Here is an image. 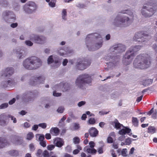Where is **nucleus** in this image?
Wrapping results in <instances>:
<instances>
[{"label":"nucleus","mask_w":157,"mask_h":157,"mask_svg":"<svg viewBox=\"0 0 157 157\" xmlns=\"http://www.w3.org/2000/svg\"><path fill=\"white\" fill-rule=\"evenodd\" d=\"M103 40L100 35L96 33L88 35L86 38V44L90 51L97 50L101 48Z\"/></svg>","instance_id":"1"},{"label":"nucleus","mask_w":157,"mask_h":157,"mask_svg":"<svg viewBox=\"0 0 157 157\" xmlns=\"http://www.w3.org/2000/svg\"><path fill=\"white\" fill-rule=\"evenodd\" d=\"M127 11L128 9L121 10L113 19L111 20L112 25L120 27H125L131 25L132 22V19L126 16L121 14H127Z\"/></svg>","instance_id":"2"},{"label":"nucleus","mask_w":157,"mask_h":157,"mask_svg":"<svg viewBox=\"0 0 157 157\" xmlns=\"http://www.w3.org/2000/svg\"><path fill=\"white\" fill-rule=\"evenodd\" d=\"M150 63V57L147 54L138 55L134 60L133 64L136 68L144 69L149 67Z\"/></svg>","instance_id":"3"},{"label":"nucleus","mask_w":157,"mask_h":157,"mask_svg":"<svg viewBox=\"0 0 157 157\" xmlns=\"http://www.w3.org/2000/svg\"><path fill=\"white\" fill-rule=\"evenodd\" d=\"M157 11V4L152 0H150L144 4L142 7L141 13L144 17H150Z\"/></svg>","instance_id":"4"},{"label":"nucleus","mask_w":157,"mask_h":157,"mask_svg":"<svg viewBox=\"0 0 157 157\" xmlns=\"http://www.w3.org/2000/svg\"><path fill=\"white\" fill-rule=\"evenodd\" d=\"M40 59L35 56L27 58L23 62V65L25 69L30 70L36 69L41 65Z\"/></svg>","instance_id":"5"},{"label":"nucleus","mask_w":157,"mask_h":157,"mask_svg":"<svg viewBox=\"0 0 157 157\" xmlns=\"http://www.w3.org/2000/svg\"><path fill=\"white\" fill-rule=\"evenodd\" d=\"M92 80L91 75L84 74L79 76L75 81L76 86L80 88H82L86 84H90Z\"/></svg>","instance_id":"6"},{"label":"nucleus","mask_w":157,"mask_h":157,"mask_svg":"<svg viewBox=\"0 0 157 157\" xmlns=\"http://www.w3.org/2000/svg\"><path fill=\"white\" fill-rule=\"evenodd\" d=\"M142 46L139 45L133 46L127 51L124 56L125 58L133 60L137 54V52L140 50Z\"/></svg>","instance_id":"7"},{"label":"nucleus","mask_w":157,"mask_h":157,"mask_svg":"<svg viewBox=\"0 0 157 157\" xmlns=\"http://www.w3.org/2000/svg\"><path fill=\"white\" fill-rule=\"evenodd\" d=\"M115 125V128L117 129H120L118 133L121 135H124L126 134L130 133L131 130L129 128L125 127L122 124L120 123L118 120L115 119L113 122Z\"/></svg>","instance_id":"8"},{"label":"nucleus","mask_w":157,"mask_h":157,"mask_svg":"<svg viewBox=\"0 0 157 157\" xmlns=\"http://www.w3.org/2000/svg\"><path fill=\"white\" fill-rule=\"evenodd\" d=\"M47 61L48 64L52 63V67L54 69L58 67L61 64V63L58 57L55 55L49 56L48 59Z\"/></svg>","instance_id":"9"},{"label":"nucleus","mask_w":157,"mask_h":157,"mask_svg":"<svg viewBox=\"0 0 157 157\" xmlns=\"http://www.w3.org/2000/svg\"><path fill=\"white\" fill-rule=\"evenodd\" d=\"M91 63L90 60L82 58L79 59L77 64L78 68L81 70L86 69Z\"/></svg>","instance_id":"10"},{"label":"nucleus","mask_w":157,"mask_h":157,"mask_svg":"<svg viewBox=\"0 0 157 157\" xmlns=\"http://www.w3.org/2000/svg\"><path fill=\"white\" fill-rule=\"evenodd\" d=\"M30 39L35 43L40 44H43L47 42L46 37L42 35L33 34L30 36Z\"/></svg>","instance_id":"11"},{"label":"nucleus","mask_w":157,"mask_h":157,"mask_svg":"<svg viewBox=\"0 0 157 157\" xmlns=\"http://www.w3.org/2000/svg\"><path fill=\"white\" fill-rule=\"evenodd\" d=\"M125 48L124 45L121 44H118L111 47L109 49V51L110 53H120L124 51Z\"/></svg>","instance_id":"12"},{"label":"nucleus","mask_w":157,"mask_h":157,"mask_svg":"<svg viewBox=\"0 0 157 157\" xmlns=\"http://www.w3.org/2000/svg\"><path fill=\"white\" fill-rule=\"evenodd\" d=\"M147 36V35L142 32H138L135 33L133 37V40L137 41L140 43H142L145 41V37Z\"/></svg>","instance_id":"13"},{"label":"nucleus","mask_w":157,"mask_h":157,"mask_svg":"<svg viewBox=\"0 0 157 157\" xmlns=\"http://www.w3.org/2000/svg\"><path fill=\"white\" fill-rule=\"evenodd\" d=\"M45 79V77L43 76H34L29 82V83L32 85H35L43 83Z\"/></svg>","instance_id":"14"},{"label":"nucleus","mask_w":157,"mask_h":157,"mask_svg":"<svg viewBox=\"0 0 157 157\" xmlns=\"http://www.w3.org/2000/svg\"><path fill=\"white\" fill-rule=\"evenodd\" d=\"M13 52L16 55V56L19 59L24 58L27 54L26 51L23 48H18L13 50Z\"/></svg>","instance_id":"15"},{"label":"nucleus","mask_w":157,"mask_h":157,"mask_svg":"<svg viewBox=\"0 0 157 157\" xmlns=\"http://www.w3.org/2000/svg\"><path fill=\"white\" fill-rule=\"evenodd\" d=\"M36 8V6L33 2H29L26 3L24 6V9L26 13H31L33 12Z\"/></svg>","instance_id":"16"},{"label":"nucleus","mask_w":157,"mask_h":157,"mask_svg":"<svg viewBox=\"0 0 157 157\" xmlns=\"http://www.w3.org/2000/svg\"><path fill=\"white\" fill-rule=\"evenodd\" d=\"M57 51L58 53L60 56H65L73 52L72 50L66 47L59 48Z\"/></svg>","instance_id":"17"},{"label":"nucleus","mask_w":157,"mask_h":157,"mask_svg":"<svg viewBox=\"0 0 157 157\" xmlns=\"http://www.w3.org/2000/svg\"><path fill=\"white\" fill-rule=\"evenodd\" d=\"M70 87V85L67 82H62L56 85L55 87V89L57 90L61 89L63 92L69 90Z\"/></svg>","instance_id":"18"},{"label":"nucleus","mask_w":157,"mask_h":157,"mask_svg":"<svg viewBox=\"0 0 157 157\" xmlns=\"http://www.w3.org/2000/svg\"><path fill=\"white\" fill-rule=\"evenodd\" d=\"M8 118H11L12 120H13V122L14 123L16 122V118H14L13 117L11 116V115H8L7 116L5 114H3L1 116L0 119V124L2 126L5 125L6 124V122L5 121Z\"/></svg>","instance_id":"19"},{"label":"nucleus","mask_w":157,"mask_h":157,"mask_svg":"<svg viewBox=\"0 0 157 157\" xmlns=\"http://www.w3.org/2000/svg\"><path fill=\"white\" fill-rule=\"evenodd\" d=\"M13 72L14 69L13 68L8 67L5 68L3 71L2 75L3 77H9L13 74Z\"/></svg>","instance_id":"20"},{"label":"nucleus","mask_w":157,"mask_h":157,"mask_svg":"<svg viewBox=\"0 0 157 157\" xmlns=\"http://www.w3.org/2000/svg\"><path fill=\"white\" fill-rule=\"evenodd\" d=\"M2 17L5 21H7V19L9 18H11L15 20V18L13 12L9 11H5L2 14Z\"/></svg>","instance_id":"21"},{"label":"nucleus","mask_w":157,"mask_h":157,"mask_svg":"<svg viewBox=\"0 0 157 157\" xmlns=\"http://www.w3.org/2000/svg\"><path fill=\"white\" fill-rule=\"evenodd\" d=\"M53 143L56 147H61L63 145L64 142L62 139L56 137L53 140Z\"/></svg>","instance_id":"22"},{"label":"nucleus","mask_w":157,"mask_h":157,"mask_svg":"<svg viewBox=\"0 0 157 157\" xmlns=\"http://www.w3.org/2000/svg\"><path fill=\"white\" fill-rule=\"evenodd\" d=\"M90 135L92 137L96 136L98 134V131L94 127H92L89 130Z\"/></svg>","instance_id":"23"},{"label":"nucleus","mask_w":157,"mask_h":157,"mask_svg":"<svg viewBox=\"0 0 157 157\" xmlns=\"http://www.w3.org/2000/svg\"><path fill=\"white\" fill-rule=\"evenodd\" d=\"M59 130L57 127H52L50 130V133L53 136H57L59 134Z\"/></svg>","instance_id":"24"},{"label":"nucleus","mask_w":157,"mask_h":157,"mask_svg":"<svg viewBox=\"0 0 157 157\" xmlns=\"http://www.w3.org/2000/svg\"><path fill=\"white\" fill-rule=\"evenodd\" d=\"M85 151L90 154L95 153L97 151L94 148H92L89 147V145L86 146L84 148Z\"/></svg>","instance_id":"25"},{"label":"nucleus","mask_w":157,"mask_h":157,"mask_svg":"<svg viewBox=\"0 0 157 157\" xmlns=\"http://www.w3.org/2000/svg\"><path fill=\"white\" fill-rule=\"evenodd\" d=\"M13 84V81L11 79H10L7 81L5 82L2 83V85L4 88H6L9 86H12Z\"/></svg>","instance_id":"26"},{"label":"nucleus","mask_w":157,"mask_h":157,"mask_svg":"<svg viewBox=\"0 0 157 157\" xmlns=\"http://www.w3.org/2000/svg\"><path fill=\"white\" fill-rule=\"evenodd\" d=\"M9 144L6 140L4 139L0 138V148L4 147Z\"/></svg>","instance_id":"27"},{"label":"nucleus","mask_w":157,"mask_h":157,"mask_svg":"<svg viewBox=\"0 0 157 157\" xmlns=\"http://www.w3.org/2000/svg\"><path fill=\"white\" fill-rule=\"evenodd\" d=\"M132 60L126 58L124 56L122 61L124 64L127 65L130 64L132 63Z\"/></svg>","instance_id":"28"},{"label":"nucleus","mask_w":157,"mask_h":157,"mask_svg":"<svg viewBox=\"0 0 157 157\" xmlns=\"http://www.w3.org/2000/svg\"><path fill=\"white\" fill-rule=\"evenodd\" d=\"M46 2H48V5L51 7H54L56 6V0H46Z\"/></svg>","instance_id":"29"},{"label":"nucleus","mask_w":157,"mask_h":157,"mask_svg":"<svg viewBox=\"0 0 157 157\" xmlns=\"http://www.w3.org/2000/svg\"><path fill=\"white\" fill-rule=\"evenodd\" d=\"M61 15L62 18L64 20H66L67 16V11L66 9H63L62 10Z\"/></svg>","instance_id":"30"},{"label":"nucleus","mask_w":157,"mask_h":157,"mask_svg":"<svg viewBox=\"0 0 157 157\" xmlns=\"http://www.w3.org/2000/svg\"><path fill=\"white\" fill-rule=\"evenodd\" d=\"M148 132L151 134H153L155 132L156 129L154 127L149 126L148 128Z\"/></svg>","instance_id":"31"},{"label":"nucleus","mask_w":157,"mask_h":157,"mask_svg":"<svg viewBox=\"0 0 157 157\" xmlns=\"http://www.w3.org/2000/svg\"><path fill=\"white\" fill-rule=\"evenodd\" d=\"M132 121L134 126L137 127L138 126V121L137 119L136 118L133 117L132 118Z\"/></svg>","instance_id":"32"},{"label":"nucleus","mask_w":157,"mask_h":157,"mask_svg":"<svg viewBox=\"0 0 157 157\" xmlns=\"http://www.w3.org/2000/svg\"><path fill=\"white\" fill-rule=\"evenodd\" d=\"M9 154L13 156H17L19 154L18 151L15 150H11L9 151Z\"/></svg>","instance_id":"33"},{"label":"nucleus","mask_w":157,"mask_h":157,"mask_svg":"<svg viewBox=\"0 0 157 157\" xmlns=\"http://www.w3.org/2000/svg\"><path fill=\"white\" fill-rule=\"evenodd\" d=\"M33 137L34 135L33 133L29 132L27 134L26 139L28 140H31Z\"/></svg>","instance_id":"34"},{"label":"nucleus","mask_w":157,"mask_h":157,"mask_svg":"<svg viewBox=\"0 0 157 157\" xmlns=\"http://www.w3.org/2000/svg\"><path fill=\"white\" fill-rule=\"evenodd\" d=\"M127 14L129 15L130 16L132 17V18H130L132 19L133 21V18L134 17V16L133 12L130 10L128 9V11L127 12Z\"/></svg>","instance_id":"35"},{"label":"nucleus","mask_w":157,"mask_h":157,"mask_svg":"<svg viewBox=\"0 0 157 157\" xmlns=\"http://www.w3.org/2000/svg\"><path fill=\"white\" fill-rule=\"evenodd\" d=\"M80 139L78 137H75L73 139V143L75 144H78L80 142Z\"/></svg>","instance_id":"36"},{"label":"nucleus","mask_w":157,"mask_h":157,"mask_svg":"<svg viewBox=\"0 0 157 157\" xmlns=\"http://www.w3.org/2000/svg\"><path fill=\"white\" fill-rule=\"evenodd\" d=\"M29 148L31 152H33L35 149V147L33 144H29Z\"/></svg>","instance_id":"37"},{"label":"nucleus","mask_w":157,"mask_h":157,"mask_svg":"<svg viewBox=\"0 0 157 157\" xmlns=\"http://www.w3.org/2000/svg\"><path fill=\"white\" fill-rule=\"evenodd\" d=\"M37 136H39V140L40 142L44 140V135H40L38 134L36 135V137H37Z\"/></svg>","instance_id":"38"},{"label":"nucleus","mask_w":157,"mask_h":157,"mask_svg":"<svg viewBox=\"0 0 157 157\" xmlns=\"http://www.w3.org/2000/svg\"><path fill=\"white\" fill-rule=\"evenodd\" d=\"M127 151L126 149H123L121 151V154L124 156H126L127 155Z\"/></svg>","instance_id":"39"},{"label":"nucleus","mask_w":157,"mask_h":157,"mask_svg":"<svg viewBox=\"0 0 157 157\" xmlns=\"http://www.w3.org/2000/svg\"><path fill=\"white\" fill-rule=\"evenodd\" d=\"M88 122L90 124H93L95 123V121L94 118H90Z\"/></svg>","instance_id":"40"},{"label":"nucleus","mask_w":157,"mask_h":157,"mask_svg":"<svg viewBox=\"0 0 157 157\" xmlns=\"http://www.w3.org/2000/svg\"><path fill=\"white\" fill-rule=\"evenodd\" d=\"M8 105V104L7 103H3L0 105V109L5 108L7 107Z\"/></svg>","instance_id":"41"},{"label":"nucleus","mask_w":157,"mask_h":157,"mask_svg":"<svg viewBox=\"0 0 157 157\" xmlns=\"http://www.w3.org/2000/svg\"><path fill=\"white\" fill-rule=\"evenodd\" d=\"M25 44L28 46H31L33 44V43L30 40H26L25 42Z\"/></svg>","instance_id":"42"},{"label":"nucleus","mask_w":157,"mask_h":157,"mask_svg":"<svg viewBox=\"0 0 157 157\" xmlns=\"http://www.w3.org/2000/svg\"><path fill=\"white\" fill-rule=\"evenodd\" d=\"M80 126L78 124L76 123H75L74 124V130H78Z\"/></svg>","instance_id":"43"},{"label":"nucleus","mask_w":157,"mask_h":157,"mask_svg":"<svg viewBox=\"0 0 157 157\" xmlns=\"http://www.w3.org/2000/svg\"><path fill=\"white\" fill-rule=\"evenodd\" d=\"M64 110V108L63 107L61 106L59 107L57 110V111L59 113H62Z\"/></svg>","instance_id":"44"},{"label":"nucleus","mask_w":157,"mask_h":157,"mask_svg":"<svg viewBox=\"0 0 157 157\" xmlns=\"http://www.w3.org/2000/svg\"><path fill=\"white\" fill-rule=\"evenodd\" d=\"M125 143L126 145H129L131 143V139L128 138L126 139L125 140Z\"/></svg>","instance_id":"45"},{"label":"nucleus","mask_w":157,"mask_h":157,"mask_svg":"<svg viewBox=\"0 0 157 157\" xmlns=\"http://www.w3.org/2000/svg\"><path fill=\"white\" fill-rule=\"evenodd\" d=\"M38 126L41 127L42 128L44 129L45 128L47 127V124L45 123H40L38 124Z\"/></svg>","instance_id":"46"},{"label":"nucleus","mask_w":157,"mask_h":157,"mask_svg":"<svg viewBox=\"0 0 157 157\" xmlns=\"http://www.w3.org/2000/svg\"><path fill=\"white\" fill-rule=\"evenodd\" d=\"M43 155L44 157H48L49 156V152L47 151H44L43 153Z\"/></svg>","instance_id":"47"},{"label":"nucleus","mask_w":157,"mask_h":157,"mask_svg":"<svg viewBox=\"0 0 157 157\" xmlns=\"http://www.w3.org/2000/svg\"><path fill=\"white\" fill-rule=\"evenodd\" d=\"M42 152V150L40 149L38 150L37 151V153H36V156L38 157H40Z\"/></svg>","instance_id":"48"},{"label":"nucleus","mask_w":157,"mask_h":157,"mask_svg":"<svg viewBox=\"0 0 157 157\" xmlns=\"http://www.w3.org/2000/svg\"><path fill=\"white\" fill-rule=\"evenodd\" d=\"M55 145H51L48 146L47 148L48 150L51 151L53 149L55 148Z\"/></svg>","instance_id":"49"},{"label":"nucleus","mask_w":157,"mask_h":157,"mask_svg":"<svg viewBox=\"0 0 157 157\" xmlns=\"http://www.w3.org/2000/svg\"><path fill=\"white\" fill-rule=\"evenodd\" d=\"M76 6L79 8H84L85 7V6L83 4L81 3H78L76 4Z\"/></svg>","instance_id":"50"},{"label":"nucleus","mask_w":157,"mask_h":157,"mask_svg":"<svg viewBox=\"0 0 157 157\" xmlns=\"http://www.w3.org/2000/svg\"><path fill=\"white\" fill-rule=\"evenodd\" d=\"M86 102L85 101H80L79 102L78 104V105L79 107H81L82 105H84L85 104Z\"/></svg>","instance_id":"51"},{"label":"nucleus","mask_w":157,"mask_h":157,"mask_svg":"<svg viewBox=\"0 0 157 157\" xmlns=\"http://www.w3.org/2000/svg\"><path fill=\"white\" fill-rule=\"evenodd\" d=\"M65 150L67 152H70L71 151V147L70 146H67L65 147Z\"/></svg>","instance_id":"52"},{"label":"nucleus","mask_w":157,"mask_h":157,"mask_svg":"<svg viewBox=\"0 0 157 157\" xmlns=\"http://www.w3.org/2000/svg\"><path fill=\"white\" fill-rule=\"evenodd\" d=\"M113 138L110 136H109V137L107 138V142L109 143H112L113 142Z\"/></svg>","instance_id":"53"},{"label":"nucleus","mask_w":157,"mask_h":157,"mask_svg":"<svg viewBox=\"0 0 157 157\" xmlns=\"http://www.w3.org/2000/svg\"><path fill=\"white\" fill-rule=\"evenodd\" d=\"M53 95L54 96L59 97L61 96V94L60 93H56V91H54L53 92Z\"/></svg>","instance_id":"54"},{"label":"nucleus","mask_w":157,"mask_h":157,"mask_svg":"<svg viewBox=\"0 0 157 157\" xmlns=\"http://www.w3.org/2000/svg\"><path fill=\"white\" fill-rule=\"evenodd\" d=\"M29 94L28 93H25L23 95V98H29Z\"/></svg>","instance_id":"55"},{"label":"nucleus","mask_w":157,"mask_h":157,"mask_svg":"<svg viewBox=\"0 0 157 157\" xmlns=\"http://www.w3.org/2000/svg\"><path fill=\"white\" fill-rule=\"evenodd\" d=\"M40 145L43 147H45L46 146V142L44 140L42 141H40Z\"/></svg>","instance_id":"56"},{"label":"nucleus","mask_w":157,"mask_h":157,"mask_svg":"<svg viewBox=\"0 0 157 157\" xmlns=\"http://www.w3.org/2000/svg\"><path fill=\"white\" fill-rule=\"evenodd\" d=\"M89 147L94 148V143L93 141H90L89 143Z\"/></svg>","instance_id":"57"},{"label":"nucleus","mask_w":157,"mask_h":157,"mask_svg":"<svg viewBox=\"0 0 157 157\" xmlns=\"http://www.w3.org/2000/svg\"><path fill=\"white\" fill-rule=\"evenodd\" d=\"M125 138V136L124 135H122V136L119 137L118 140L120 141H122L124 140Z\"/></svg>","instance_id":"58"},{"label":"nucleus","mask_w":157,"mask_h":157,"mask_svg":"<svg viewBox=\"0 0 157 157\" xmlns=\"http://www.w3.org/2000/svg\"><path fill=\"white\" fill-rule=\"evenodd\" d=\"M45 137L47 139H50L51 137V135L49 133H47L45 135Z\"/></svg>","instance_id":"59"},{"label":"nucleus","mask_w":157,"mask_h":157,"mask_svg":"<svg viewBox=\"0 0 157 157\" xmlns=\"http://www.w3.org/2000/svg\"><path fill=\"white\" fill-rule=\"evenodd\" d=\"M27 75H24L22 76L21 78V80L24 81L27 78Z\"/></svg>","instance_id":"60"},{"label":"nucleus","mask_w":157,"mask_h":157,"mask_svg":"<svg viewBox=\"0 0 157 157\" xmlns=\"http://www.w3.org/2000/svg\"><path fill=\"white\" fill-rule=\"evenodd\" d=\"M38 125L35 124L33 126L32 128V130L34 131H36L38 128Z\"/></svg>","instance_id":"61"},{"label":"nucleus","mask_w":157,"mask_h":157,"mask_svg":"<svg viewBox=\"0 0 157 157\" xmlns=\"http://www.w3.org/2000/svg\"><path fill=\"white\" fill-rule=\"evenodd\" d=\"M156 114L157 113L156 111H153V113H152V118L154 119H155L156 117Z\"/></svg>","instance_id":"62"},{"label":"nucleus","mask_w":157,"mask_h":157,"mask_svg":"<svg viewBox=\"0 0 157 157\" xmlns=\"http://www.w3.org/2000/svg\"><path fill=\"white\" fill-rule=\"evenodd\" d=\"M18 24L17 23H12L10 25V26L13 28H15L17 26Z\"/></svg>","instance_id":"63"},{"label":"nucleus","mask_w":157,"mask_h":157,"mask_svg":"<svg viewBox=\"0 0 157 157\" xmlns=\"http://www.w3.org/2000/svg\"><path fill=\"white\" fill-rule=\"evenodd\" d=\"M30 124L26 122L24 124V126L25 128H28L30 127Z\"/></svg>","instance_id":"64"}]
</instances>
